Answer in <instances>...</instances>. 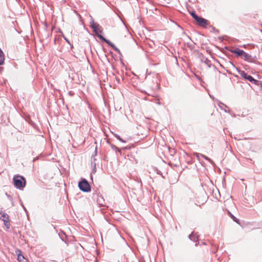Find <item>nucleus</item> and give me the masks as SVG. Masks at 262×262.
Masks as SVG:
<instances>
[{"label": "nucleus", "instance_id": "nucleus-3", "mask_svg": "<svg viewBox=\"0 0 262 262\" xmlns=\"http://www.w3.org/2000/svg\"><path fill=\"white\" fill-rule=\"evenodd\" d=\"M79 189L84 192H89L91 191V186L89 182L84 179H82L78 183Z\"/></svg>", "mask_w": 262, "mask_h": 262}, {"label": "nucleus", "instance_id": "nucleus-4", "mask_svg": "<svg viewBox=\"0 0 262 262\" xmlns=\"http://www.w3.org/2000/svg\"><path fill=\"white\" fill-rule=\"evenodd\" d=\"M0 219L4 221V224L7 228H9L10 226L9 215L5 212H1Z\"/></svg>", "mask_w": 262, "mask_h": 262}, {"label": "nucleus", "instance_id": "nucleus-14", "mask_svg": "<svg viewBox=\"0 0 262 262\" xmlns=\"http://www.w3.org/2000/svg\"><path fill=\"white\" fill-rule=\"evenodd\" d=\"M98 27V26H95V25H94V26L93 27V29H94L95 30L96 29V28Z\"/></svg>", "mask_w": 262, "mask_h": 262}, {"label": "nucleus", "instance_id": "nucleus-5", "mask_svg": "<svg viewBox=\"0 0 262 262\" xmlns=\"http://www.w3.org/2000/svg\"><path fill=\"white\" fill-rule=\"evenodd\" d=\"M239 75L242 78L247 79L250 82L256 81V80H255L251 76L248 75L244 71H240Z\"/></svg>", "mask_w": 262, "mask_h": 262}, {"label": "nucleus", "instance_id": "nucleus-12", "mask_svg": "<svg viewBox=\"0 0 262 262\" xmlns=\"http://www.w3.org/2000/svg\"><path fill=\"white\" fill-rule=\"evenodd\" d=\"M211 250L212 252L215 253L217 251V247L215 245L212 246Z\"/></svg>", "mask_w": 262, "mask_h": 262}, {"label": "nucleus", "instance_id": "nucleus-9", "mask_svg": "<svg viewBox=\"0 0 262 262\" xmlns=\"http://www.w3.org/2000/svg\"><path fill=\"white\" fill-rule=\"evenodd\" d=\"M227 213L235 222L237 224H239V220L236 217H235L229 211H227Z\"/></svg>", "mask_w": 262, "mask_h": 262}, {"label": "nucleus", "instance_id": "nucleus-10", "mask_svg": "<svg viewBox=\"0 0 262 262\" xmlns=\"http://www.w3.org/2000/svg\"><path fill=\"white\" fill-rule=\"evenodd\" d=\"M5 60L4 54L3 51L0 49V65L2 64Z\"/></svg>", "mask_w": 262, "mask_h": 262}, {"label": "nucleus", "instance_id": "nucleus-7", "mask_svg": "<svg viewBox=\"0 0 262 262\" xmlns=\"http://www.w3.org/2000/svg\"><path fill=\"white\" fill-rule=\"evenodd\" d=\"M98 37L101 39L102 40H103L106 43H107L108 45L112 47L116 51H118V49L115 47V46L109 40L106 39L105 38H104L102 35H98Z\"/></svg>", "mask_w": 262, "mask_h": 262}, {"label": "nucleus", "instance_id": "nucleus-2", "mask_svg": "<svg viewBox=\"0 0 262 262\" xmlns=\"http://www.w3.org/2000/svg\"><path fill=\"white\" fill-rule=\"evenodd\" d=\"M192 17L196 21L197 24L201 27H206L209 25L208 21L202 17L198 16L194 12H191L190 13Z\"/></svg>", "mask_w": 262, "mask_h": 262}, {"label": "nucleus", "instance_id": "nucleus-8", "mask_svg": "<svg viewBox=\"0 0 262 262\" xmlns=\"http://www.w3.org/2000/svg\"><path fill=\"white\" fill-rule=\"evenodd\" d=\"M241 57L247 61H250L252 60V56L244 51L242 55V57Z\"/></svg>", "mask_w": 262, "mask_h": 262}, {"label": "nucleus", "instance_id": "nucleus-6", "mask_svg": "<svg viewBox=\"0 0 262 262\" xmlns=\"http://www.w3.org/2000/svg\"><path fill=\"white\" fill-rule=\"evenodd\" d=\"M230 52L236 54L237 56L242 57L244 51L237 48H232L230 50Z\"/></svg>", "mask_w": 262, "mask_h": 262}, {"label": "nucleus", "instance_id": "nucleus-11", "mask_svg": "<svg viewBox=\"0 0 262 262\" xmlns=\"http://www.w3.org/2000/svg\"><path fill=\"white\" fill-rule=\"evenodd\" d=\"M17 259L20 262H25V257L21 254H18L17 256Z\"/></svg>", "mask_w": 262, "mask_h": 262}, {"label": "nucleus", "instance_id": "nucleus-13", "mask_svg": "<svg viewBox=\"0 0 262 262\" xmlns=\"http://www.w3.org/2000/svg\"><path fill=\"white\" fill-rule=\"evenodd\" d=\"M195 236V235L192 233L189 236V237L190 239H192L193 237Z\"/></svg>", "mask_w": 262, "mask_h": 262}, {"label": "nucleus", "instance_id": "nucleus-1", "mask_svg": "<svg viewBox=\"0 0 262 262\" xmlns=\"http://www.w3.org/2000/svg\"><path fill=\"white\" fill-rule=\"evenodd\" d=\"M13 181L14 186L19 189H23L26 184L24 177L19 175L14 176Z\"/></svg>", "mask_w": 262, "mask_h": 262}]
</instances>
